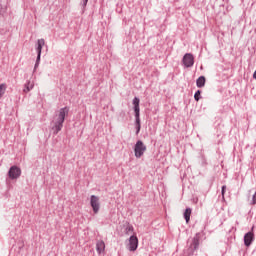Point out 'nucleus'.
Wrapping results in <instances>:
<instances>
[{"label":"nucleus","instance_id":"f257e3e1","mask_svg":"<svg viewBox=\"0 0 256 256\" xmlns=\"http://www.w3.org/2000/svg\"><path fill=\"white\" fill-rule=\"evenodd\" d=\"M69 115V108L64 107L61 108L52 120V130L54 131L55 135L59 133L63 129V123H65V118Z\"/></svg>","mask_w":256,"mask_h":256},{"label":"nucleus","instance_id":"f03ea898","mask_svg":"<svg viewBox=\"0 0 256 256\" xmlns=\"http://www.w3.org/2000/svg\"><path fill=\"white\" fill-rule=\"evenodd\" d=\"M140 100L139 98L135 97L133 99V105H134V112H135V119H136V133L138 135L139 131H141V118L140 115V108H139Z\"/></svg>","mask_w":256,"mask_h":256},{"label":"nucleus","instance_id":"7ed1b4c3","mask_svg":"<svg viewBox=\"0 0 256 256\" xmlns=\"http://www.w3.org/2000/svg\"><path fill=\"white\" fill-rule=\"evenodd\" d=\"M145 151H147V146L145 143H143V141L138 140L134 146L135 157L137 159H141V157L145 155Z\"/></svg>","mask_w":256,"mask_h":256},{"label":"nucleus","instance_id":"20e7f679","mask_svg":"<svg viewBox=\"0 0 256 256\" xmlns=\"http://www.w3.org/2000/svg\"><path fill=\"white\" fill-rule=\"evenodd\" d=\"M139 247V239L137 238V236L132 235L129 240H128V244H127V249L128 251H137V248Z\"/></svg>","mask_w":256,"mask_h":256},{"label":"nucleus","instance_id":"39448f33","mask_svg":"<svg viewBox=\"0 0 256 256\" xmlns=\"http://www.w3.org/2000/svg\"><path fill=\"white\" fill-rule=\"evenodd\" d=\"M90 205L92 207L93 213L97 215L99 209H101V203L99 202V196L92 195L90 197Z\"/></svg>","mask_w":256,"mask_h":256},{"label":"nucleus","instance_id":"423d86ee","mask_svg":"<svg viewBox=\"0 0 256 256\" xmlns=\"http://www.w3.org/2000/svg\"><path fill=\"white\" fill-rule=\"evenodd\" d=\"M182 61L183 65H185L186 67H193V65L195 64V58L191 53L185 54Z\"/></svg>","mask_w":256,"mask_h":256},{"label":"nucleus","instance_id":"0eeeda50","mask_svg":"<svg viewBox=\"0 0 256 256\" xmlns=\"http://www.w3.org/2000/svg\"><path fill=\"white\" fill-rule=\"evenodd\" d=\"M10 179H19L21 177V168L12 166L8 172Z\"/></svg>","mask_w":256,"mask_h":256},{"label":"nucleus","instance_id":"6e6552de","mask_svg":"<svg viewBox=\"0 0 256 256\" xmlns=\"http://www.w3.org/2000/svg\"><path fill=\"white\" fill-rule=\"evenodd\" d=\"M37 43H38V46L36 48V51L38 53V56H37L35 67H37V65H39V61H41V51H42L43 47L45 46V40L39 39L37 41Z\"/></svg>","mask_w":256,"mask_h":256},{"label":"nucleus","instance_id":"1a4fd4ad","mask_svg":"<svg viewBox=\"0 0 256 256\" xmlns=\"http://www.w3.org/2000/svg\"><path fill=\"white\" fill-rule=\"evenodd\" d=\"M254 239H255V234H253V232L246 233L244 236V245L246 247H250Z\"/></svg>","mask_w":256,"mask_h":256},{"label":"nucleus","instance_id":"9d476101","mask_svg":"<svg viewBox=\"0 0 256 256\" xmlns=\"http://www.w3.org/2000/svg\"><path fill=\"white\" fill-rule=\"evenodd\" d=\"M96 250L99 255H101V253H105V241L98 240L96 243Z\"/></svg>","mask_w":256,"mask_h":256},{"label":"nucleus","instance_id":"9b49d317","mask_svg":"<svg viewBox=\"0 0 256 256\" xmlns=\"http://www.w3.org/2000/svg\"><path fill=\"white\" fill-rule=\"evenodd\" d=\"M205 83H206L205 76H200V77L196 80V85H197L198 88L205 87Z\"/></svg>","mask_w":256,"mask_h":256},{"label":"nucleus","instance_id":"f8f14e48","mask_svg":"<svg viewBox=\"0 0 256 256\" xmlns=\"http://www.w3.org/2000/svg\"><path fill=\"white\" fill-rule=\"evenodd\" d=\"M191 213H192V210L191 208H187L184 212V218H185V221L186 223H189V221L191 220Z\"/></svg>","mask_w":256,"mask_h":256},{"label":"nucleus","instance_id":"ddd939ff","mask_svg":"<svg viewBox=\"0 0 256 256\" xmlns=\"http://www.w3.org/2000/svg\"><path fill=\"white\" fill-rule=\"evenodd\" d=\"M191 247H192L193 249H199V235H196V236L193 238Z\"/></svg>","mask_w":256,"mask_h":256},{"label":"nucleus","instance_id":"4468645a","mask_svg":"<svg viewBox=\"0 0 256 256\" xmlns=\"http://www.w3.org/2000/svg\"><path fill=\"white\" fill-rule=\"evenodd\" d=\"M5 91H7V86L5 84L0 85V97H3L5 95Z\"/></svg>","mask_w":256,"mask_h":256},{"label":"nucleus","instance_id":"2eb2a0df","mask_svg":"<svg viewBox=\"0 0 256 256\" xmlns=\"http://www.w3.org/2000/svg\"><path fill=\"white\" fill-rule=\"evenodd\" d=\"M200 97H201V91L198 90V91L195 93V95H194L195 101H199Z\"/></svg>","mask_w":256,"mask_h":256},{"label":"nucleus","instance_id":"dca6fc26","mask_svg":"<svg viewBox=\"0 0 256 256\" xmlns=\"http://www.w3.org/2000/svg\"><path fill=\"white\" fill-rule=\"evenodd\" d=\"M251 205H256V192L254 193L253 197H252V203Z\"/></svg>","mask_w":256,"mask_h":256},{"label":"nucleus","instance_id":"f3484780","mask_svg":"<svg viewBox=\"0 0 256 256\" xmlns=\"http://www.w3.org/2000/svg\"><path fill=\"white\" fill-rule=\"evenodd\" d=\"M127 233H133V226H128L126 228Z\"/></svg>","mask_w":256,"mask_h":256},{"label":"nucleus","instance_id":"a211bd4d","mask_svg":"<svg viewBox=\"0 0 256 256\" xmlns=\"http://www.w3.org/2000/svg\"><path fill=\"white\" fill-rule=\"evenodd\" d=\"M227 189V186H222V197L225 196V190Z\"/></svg>","mask_w":256,"mask_h":256},{"label":"nucleus","instance_id":"6ab92c4d","mask_svg":"<svg viewBox=\"0 0 256 256\" xmlns=\"http://www.w3.org/2000/svg\"><path fill=\"white\" fill-rule=\"evenodd\" d=\"M29 91H31V88H29V86H26V88L24 89V92L29 93Z\"/></svg>","mask_w":256,"mask_h":256},{"label":"nucleus","instance_id":"aec40b11","mask_svg":"<svg viewBox=\"0 0 256 256\" xmlns=\"http://www.w3.org/2000/svg\"><path fill=\"white\" fill-rule=\"evenodd\" d=\"M89 0H83V6L85 7L87 5Z\"/></svg>","mask_w":256,"mask_h":256},{"label":"nucleus","instance_id":"412c9836","mask_svg":"<svg viewBox=\"0 0 256 256\" xmlns=\"http://www.w3.org/2000/svg\"><path fill=\"white\" fill-rule=\"evenodd\" d=\"M253 78L256 79V70H255V72L253 74Z\"/></svg>","mask_w":256,"mask_h":256}]
</instances>
